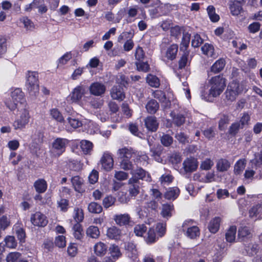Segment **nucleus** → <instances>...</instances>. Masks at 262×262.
<instances>
[{
	"instance_id": "a19ab883",
	"label": "nucleus",
	"mask_w": 262,
	"mask_h": 262,
	"mask_svg": "<svg viewBox=\"0 0 262 262\" xmlns=\"http://www.w3.org/2000/svg\"><path fill=\"white\" fill-rule=\"evenodd\" d=\"M50 114L52 118L56 121L62 123L64 122L63 117L61 113L57 108H52L50 111Z\"/></svg>"
},
{
	"instance_id": "f3484780",
	"label": "nucleus",
	"mask_w": 262,
	"mask_h": 262,
	"mask_svg": "<svg viewBox=\"0 0 262 262\" xmlns=\"http://www.w3.org/2000/svg\"><path fill=\"white\" fill-rule=\"evenodd\" d=\"M113 219L116 224L120 226L128 225L130 221V215L127 213L116 214Z\"/></svg>"
},
{
	"instance_id": "c85d7f7f",
	"label": "nucleus",
	"mask_w": 262,
	"mask_h": 262,
	"mask_svg": "<svg viewBox=\"0 0 262 262\" xmlns=\"http://www.w3.org/2000/svg\"><path fill=\"white\" fill-rule=\"evenodd\" d=\"M236 234V227L235 226H230L227 230L225 234V238L227 242L233 243L235 242Z\"/></svg>"
},
{
	"instance_id": "0e129e2a",
	"label": "nucleus",
	"mask_w": 262,
	"mask_h": 262,
	"mask_svg": "<svg viewBox=\"0 0 262 262\" xmlns=\"http://www.w3.org/2000/svg\"><path fill=\"white\" fill-rule=\"evenodd\" d=\"M21 254L19 252H11L6 257L7 262H15L20 257Z\"/></svg>"
},
{
	"instance_id": "4c0bfd02",
	"label": "nucleus",
	"mask_w": 262,
	"mask_h": 262,
	"mask_svg": "<svg viewBox=\"0 0 262 262\" xmlns=\"http://www.w3.org/2000/svg\"><path fill=\"white\" fill-rule=\"evenodd\" d=\"M86 234L89 237L93 238H97L100 235V231L97 227L91 226L87 229Z\"/></svg>"
},
{
	"instance_id": "c03bdc74",
	"label": "nucleus",
	"mask_w": 262,
	"mask_h": 262,
	"mask_svg": "<svg viewBox=\"0 0 262 262\" xmlns=\"http://www.w3.org/2000/svg\"><path fill=\"white\" fill-rule=\"evenodd\" d=\"M4 242L6 246L9 248L14 249L17 246V242L13 236H7L4 239Z\"/></svg>"
},
{
	"instance_id": "de8ad7c7",
	"label": "nucleus",
	"mask_w": 262,
	"mask_h": 262,
	"mask_svg": "<svg viewBox=\"0 0 262 262\" xmlns=\"http://www.w3.org/2000/svg\"><path fill=\"white\" fill-rule=\"evenodd\" d=\"M120 166L121 168L125 170H132L133 169V164L130 159H120Z\"/></svg>"
},
{
	"instance_id": "f03ea898",
	"label": "nucleus",
	"mask_w": 262,
	"mask_h": 262,
	"mask_svg": "<svg viewBox=\"0 0 262 262\" xmlns=\"http://www.w3.org/2000/svg\"><path fill=\"white\" fill-rule=\"evenodd\" d=\"M18 114L15 120L13 123V126L15 130H22L26 128L29 123L30 115L28 105L19 106L16 108Z\"/></svg>"
},
{
	"instance_id": "393cba45",
	"label": "nucleus",
	"mask_w": 262,
	"mask_h": 262,
	"mask_svg": "<svg viewBox=\"0 0 262 262\" xmlns=\"http://www.w3.org/2000/svg\"><path fill=\"white\" fill-rule=\"evenodd\" d=\"M170 116L172 118L173 123L177 126H181L185 122V118L184 115L174 111L171 112Z\"/></svg>"
},
{
	"instance_id": "864d4df0",
	"label": "nucleus",
	"mask_w": 262,
	"mask_h": 262,
	"mask_svg": "<svg viewBox=\"0 0 262 262\" xmlns=\"http://www.w3.org/2000/svg\"><path fill=\"white\" fill-rule=\"evenodd\" d=\"M147 230L146 227L143 225H137L134 227V233L138 236H142Z\"/></svg>"
},
{
	"instance_id": "0eeeda50",
	"label": "nucleus",
	"mask_w": 262,
	"mask_h": 262,
	"mask_svg": "<svg viewBox=\"0 0 262 262\" xmlns=\"http://www.w3.org/2000/svg\"><path fill=\"white\" fill-rule=\"evenodd\" d=\"M68 140L63 138H57L52 143L51 152L55 156H59L65 150Z\"/></svg>"
},
{
	"instance_id": "a878e982",
	"label": "nucleus",
	"mask_w": 262,
	"mask_h": 262,
	"mask_svg": "<svg viewBox=\"0 0 262 262\" xmlns=\"http://www.w3.org/2000/svg\"><path fill=\"white\" fill-rule=\"evenodd\" d=\"M230 165V163L228 160L222 158L217 161L216 167L217 171L224 172L228 170Z\"/></svg>"
},
{
	"instance_id": "6e6d98bb",
	"label": "nucleus",
	"mask_w": 262,
	"mask_h": 262,
	"mask_svg": "<svg viewBox=\"0 0 262 262\" xmlns=\"http://www.w3.org/2000/svg\"><path fill=\"white\" fill-rule=\"evenodd\" d=\"M190 39V35L188 33L183 34L182 42L181 43V49L184 48L186 50L188 47Z\"/></svg>"
},
{
	"instance_id": "f257e3e1",
	"label": "nucleus",
	"mask_w": 262,
	"mask_h": 262,
	"mask_svg": "<svg viewBox=\"0 0 262 262\" xmlns=\"http://www.w3.org/2000/svg\"><path fill=\"white\" fill-rule=\"evenodd\" d=\"M211 85L208 96H205L203 94L201 96L206 101H211L210 97H215L221 94L225 86V79L220 76H216L210 80Z\"/></svg>"
},
{
	"instance_id": "49530a36",
	"label": "nucleus",
	"mask_w": 262,
	"mask_h": 262,
	"mask_svg": "<svg viewBox=\"0 0 262 262\" xmlns=\"http://www.w3.org/2000/svg\"><path fill=\"white\" fill-rule=\"evenodd\" d=\"M89 211L93 213H100L102 210L100 205L96 202H91L88 206Z\"/></svg>"
},
{
	"instance_id": "7ed1b4c3",
	"label": "nucleus",
	"mask_w": 262,
	"mask_h": 262,
	"mask_svg": "<svg viewBox=\"0 0 262 262\" xmlns=\"http://www.w3.org/2000/svg\"><path fill=\"white\" fill-rule=\"evenodd\" d=\"M7 107L11 111H14L19 106L27 105L24 93L21 89L15 88L11 91V99L6 101Z\"/></svg>"
},
{
	"instance_id": "2f4dec72",
	"label": "nucleus",
	"mask_w": 262,
	"mask_h": 262,
	"mask_svg": "<svg viewBox=\"0 0 262 262\" xmlns=\"http://www.w3.org/2000/svg\"><path fill=\"white\" fill-rule=\"evenodd\" d=\"M145 107L148 113L154 114L158 110L159 105L156 100L151 99L147 103Z\"/></svg>"
},
{
	"instance_id": "a18cd8bd",
	"label": "nucleus",
	"mask_w": 262,
	"mask_h": 262,
	"mask_svg": "<svg viewBox=\"0 0 262 262\" xmlns=\"http://www.w3.org/2000/svg\"><path fill=\"white\" fill-rule=\"evenodd\" d=\"M73 230L74 237L76 239L80 240L83 237V234L82 233V229L81 225L79 223L75 224L73 227Z\"/></svg>"
},
{
	"instance_id": "58836bf2",
	"label": "nucleus",
	"mask_w": 262,
	"mask_h": 262,
	"mask_svg": "<svg viewBox=\"0 0 262 262\" xmlns=\"http://www.w3.org/2000/svg\"><path fill=\"white\" fill-rule=\"evenodd\" d=\"M208 15L211 21L215 23L219 20L220 16L215 13V9L214 6L210 5L207 9Z\"/></svg>"
},
{
	"instance_id": "8fccbe9b",
	"label": "nucleus",
	"mask_w": 262,
	"mask_h": 262,
	"mask_svg": "<svg viewBox=\"0 0 262 262\" xmlns=\"http://www.w3.org/2000/svg\"><path fill=\"white\" fill-rule=\"evenodd\" d=\"M172 256L176 257L178 262H181L186 256L185 250L184 249H176L174 253H172Z\"/></svg>"
},
{
	"instance_id": "e433bc0d",
	"label": "nucleus",
	"mask_w": 262,
	"mask_h": 262,
	"mask_svg": "<svg viewBox=\"0 0 262 262\" xmlns=\"http://www.w3.org/2000/svg\"><path fill=\"white\" fill-rule=\"evenodd\" d=\"M246 166V160L240 159L238 160L234 165V172L235 174L238 175L242 173Z\"/></svg>"
},
{
	"instance_id": "cd10ccee",
	"label": "nucleus",
	"mask_w": 262,
	"mask_h": 262,
	"mask_svg": "<svg viewBox=\"0 0 262 262\" xmlns=\"http://www.w3.org/2000/svg\"><path fill=\"white\" fill-rule=\"evenodd\" d=\"M221 219L219 217H215L212 219L208 225V229L212 233L217 232L220 228Z\"/></svg>"
},
{
	"instance_id": "4468645a",
	"label": "nucleus",
	"mask_w": 262,
	"mask_h": 262,
	"mask_svg": "<svg viewBox=\"0 0 262 262\" xmlns=\"http://www.w3.org/2000/svg\"><path fill=\"white\" fill-rule=\"evenodd\" d=\"M258 160L257 158L253 159L250 161L251 167H248L245 170L244 173V178L247 180H252L255 173V170L257 169L259 167L257 166L258 164Z\"/></svg>"
},
{
	"instance_id": "c756f323",
	"label": "nucleus",
	"mask_w": 262,
	"mask_h": 262,
	"mask_svg": "<svg viewBox=\"0 0 262 262\" xmlns=\"http://www.w3.org/2000/svg\"><path fill=\"white\" fill-rule=\"evenodd\" d=\"M173 211V205L165 204L162 205L161 213L163 217L168 219L172 216Z\"/></svg>"
},
{
	"instance_id": "6ab92c4d",
	"label": "nucleus",
	"mask_w": 262,
	"mask_h": 262,
	"mask_svg": "<svg viewBox=\"0 0 262 262\" xmlns=\"http://www.w3.org/2000/svg\"><path fill=\"white\" fill-rule=\"evenodd\" d=\"M129 188L128 192L132 196H135L139 194L140 186L138 181L135 178H130L128 180Z\"/></svg>"
},
{
	"instance_id": "ea45409f",
	"label": "nucleus",
	"mask_w": 262,
	"mask_h": 262,
	"mask_svg": "<svg viewBox=\"0 0 262 262\" xmlns=\"http://www.w3.org/2000/svg\"><path fill=\"white\" fill-rule=\"evenodd\" d=\"M159 236H157L154 229L150 228L147 232L145 241L147 244H150L156 242Z\"/></svg>"
},
{
	"instance_id": "79ce46f5",
	"label": "nucleus",
	"mask_w": 262,
	"mask_h": 262,
	"mask_svg": "<svg viewBox=\"0 0 262 262\" xmlns=\"http://www.w3.org/2000/svg\"><path fill=\"white\" fill-rule=\"evenodd\" d=\"M146 81L152 87L158 88L160 84L159 78L151 74H149L147 76Z\"/></svg>"
},
{
	"instance_id": "69168bd1",
	"label": "nucleus",
	"mask_w": 262,
	"mask_h": 262,
	"mask_svg": "<svg viewBox=\"0 0 262 262\" xmlns=\"http://www.w3.org/2000/svg\"><path fill=\"white\" fill-rule=\"evenodd\" d=\"M137 69L139 71L147 72L149 69V66L146 62H136Z\"/></svg>"
},
{
	"instance_id": "bf43d9fd",
	"label": "nucleus",
	"mask_w": 262,
	"mask_h": 262,
	"mask_svg": "<svg viewBox=\"0 0 262 262\" xmlns=\"http://www.w3.org/2000/svg\"><path fill=\"white\" fill-rule=\"evenodd\" d=\"M173 177L169 174H164L160 178V181L162 185H168L171 183Z\"/></svg>"
},
{
	"instance_id": "2eb2a0df",
	"label": "nucleus",
	"mask_w": 262,
	"mask_h": 262,
	"mask_svg": "<svg viewBox=\"0 0 262 262\" xmlns=\"http://www.w3.org/2000/svg\"><path fill=\"white\" fill-rule=\"evenodd\" d=\"M124 248L127 252L128 256L132 258L135 259L138 256V251L136 247V245L133 242H128L124 244Z\"/></svg>"
},
{
	"instance_id": "e2e57ef3",
	"label": "nucleus",
	"mask_w": 262,
	"mask_h": 262,
	"mask_svg": "<svg viewBox=\"0 0 262 262\" xmlns=\"http://www.w3.org/2000/svg\"><path fill=\"white\" fill-rule=\"evenodd\" d=\"M72 57V56L70 52L66 53L59 59L58 66H60L66 64Z\"/></svg>"
},
{
	"instance_id": "a211bd4d",
	"label": "nucleus",
	"mask_w": 262,
	"mask_h": 262,
	"mask_svg": "<svg viewBox=\"0 0 262 262\" xmlns=\"http://www.w3.org/2000/svg\"><path fill=\"white\" fill-rule=\"evenodd\" d=\"M145 124L148 130L151 132H156L159 126V123L157 118L154 116H149L145 120Z\"/></svg>"
},
{
	"instance_id": "5701e85b",
	"label": "nucleus",
	"mask_w": 262,
	"mask_h": 262,
	"mask_svg": "<svg viewBox=\"0 0 262 262\" xmlns=\"http://www.w3.org/2000/svg\"><path fill=\"white\" fill-rule=\"evenodd\" d=\"M71 182L75 190L78 192H82L84 191L83 188V181L79 176H75L71 178Z\"/></svg>"
},
{
	"instance_id": "ddd939ff",
	"label": "nucleus",
	"mask_w": 262,
	"mask_h": 262,
	"mask_svg": "<svg viewBox=\"0 0 262 262\" xmlns=\"http://www.w3.org/2000/svg\"><path fill=\"white\" fill-rule=\"evenodd\" d=\"M131 174L133 175L132 178H135L138 181L139 179L150 181L151 177L149 174L142 168H137L136 169L131 171Z\"/></svg>"
},
{
	"instance_id": "052dcab7",
	"label": "nucleus",
	"mask_w": 262,
	"mask_h": 262,
	"mask_svg": "<svg viewBox=\"0 0 262 262\" xmlns=\"http://www.w3.org/2000/svg\"><path fill=\"white\" fill-rule=\"evenodd\" d=\"M68 123L74 128H77L82 126V123L81 121L75 118L68 117L67 118Z\"/></svg>"
},
{
	"instance_id": "3c124183",
	"label": "nucleus",
	"mask_w": 262,
	"mask_h": 262,
	"mask_svg": "<svg viewBox=\"0 0 262 262\" xmlns=\"http://www.w3.org/2000/svg\"><path fill=\"white\" fill-rule=\"evenodd\" d=\"M74 218L76 221L77 223L82 222L83 220V212L81 208H75L74 211Z\"/></svg>"
},
{
	"instance_id": "412c9836",
	"label": "nucleus",
	"mask_w": 262,
	"mask_h": 262,
	"mask_svg": "<svg viewBox=\"0 0 262 262\" xmlns=\"http://www.w3.org/2000/svg\"><path fill=\"white\" fill-rule=\"evenodd\" d=\"M249 216L254 220L262 218V204H258L251 208L249 211Z\"/></svg>"
},
{
	"instance_id": "39448f33",
	"label": "nucleus",
	"mask_w": 262,
	"mask_h": 262,
	"mask_svg": "<svg viewBox=\"0 0 262 262\" xmlns=\"http://www.w3.org/2000/svg\"><path fill=\"white\" fill-rule=\"evenodd\" d=\"M241 92L239 83L233 81L229 83L225 93L226 98L227 100L232 102Z\"/></svg>"
},
{
	"instance_id": "bb28decb",
	"label": "nucleus",
	"mask_w": 262,
	"mask_h": 262,
	"mask_svg": "<svg viewBox=\"0 0 262 262\" xmlns=\"http://www.w3.org/2000/svg\"><path fill=\"white\" fill-rule=\"evenodd\" d=\"M106 235L111 239H118L121 236V231L117 227L113 226L108 228Z\"/></svg>"
},
{
	"instance_id": "680f3d73",
	"label": "nucleus",
	"mask_w": 262,
	"mask_h": 262,
	"mask_svg": "<svg viewBox=\"0 0 262 262\" xmlns=\"http://www.w3.org/2000/svg\"><path fill=\"white\" fill-rule=\"evenodd\" d=\"M203 42V39L201 37L200 35L198 34L194 35L192 40L191 45L194 48L199 47Z\"/></svg>"
},
{
	"instance_id": "9d476101",
	"label": "nucleus",
	"mask_w": 262,
	"mask_h": 262,
	"mask_svg": "<svg viewBox=\"0 0 262 262\" xmlns=\"http://www.w3.org/2000/svg\"><path fill=\"white\" fill-rule=\"evenodd\" d=\"M89 90L91 95L95 96H102L105 94L106 87L103 83L94 82L90 85Z\"/></svg>"
},
{
	"instance_id": "9b49d317",
	"label": "nucleus",
	"mask_w": 262,
	"mask_h": 262,
	"mask_svg": "<svg viewBox=\"0 0 262 262\" xmlns=\"http://www.w3.org/2000/svg\"><path fill=\"white\" fill-rule=\"evenodd\" d=\"M85 93V90L83 86L78 85L74 89L72 92L69 96V98L73 102H78L81 99L82 97Z\"/></svg>"
},
{
	"instance_id": "603ef678",
	"label": "nucleus",
	"mask_w": 262,
	"mask_h": 262,
	"mask_svg": "<svg viewBox=\"0 0 262 262\" xmlns=\"http://www.w3.org/2000/svg\"><path fill=\"white\" fill-rule=\"evenodd\" d=\"M251 235V232L247 227H241L238 231V236L239 238L249 237Z\"/></svg>"
},
{
	"instance_id": "5fc2aeb1",
	"label": "nucleus",
	"mask_w": 262,
	"mask_h": 262,
	"mask_svg": "<svg viewBox=\"0 0 262 262\" xmlns=\"http://www.w3.org/2000/svg\"><path fill=\"white\" fill-rule=\"evenodd\" d=\"M161 142L164 146H169L173 142V138L169 135L163 134L161 137Z\"/></svg>"
},
{
	"instance_id": "dca6fc26",
	"label": "nucleus",
	"mask_w": 262,
	"mask_h": 262,
	"mask_svg": "<svg viewBox=\"0 0 262 262\" xmlns=\"http://www.w3.org/2000/svg\"><path fill=\"white\" fill-rule=\"evenodd\" d=\"M183 165L186 172H192L197 168L198 162L194 158H187L183 162Z\"/></svg>"
},
{
	"instance_id": "c9c22d12",
	"label": "nucleus",
	"mask_w": 262,
	"mask_h": 262,
	"mask_svg": "<svg viewBox=\"0 0 262 262\" xmlns=\"http://www.w3.org/2000/svg\"><path fill=\"white\" fill-rule=\"evenodd\" d=\"M201 50L203 54L208 57H214V49L213 46L209 43H206L201 48Z\"/></svg>"
},
{
	"instance_id": "37998d69",
	"label": "nucleus",
	"mask_w": 262,
	"mask_h": 262,
	"mask_svg": "<svg viewBox=\"0 0 262 262\" xmlns=\"http://www.w3.org/2000/svg\"><path fill=\"white\" fill-rule=\"evenodd\" d=\"M110 252L111 256L115 260L118 259L122 255L120 248L118 246L113 245L110 248Z\"/></svg>"
},
{
	"instance_id": "4d7b16f0",
	"label": "nucleus",
	"mask_w": 262,
	"mask_h": 262,
	"mask_svg": "<svg viewBox=\"0 0 262 262\" xmlns=\"http://www.w3.org/2000/svg\"><path fill=\"white\" fill-rule=\"evenodd\" d=\"M230 10L233 15H238L242 10V7L239 3L234 2L230 5Z\"/></svg>"
},
{
	"instance_id": "338daca9",
	"label": "nucleus",
	"mask_w": 262,
	"mask_h": 262,
	"mask_svg": "<svg viewBox=\"0 0 262 262\" xmlns=\"http://www.w3.org/2000/svg\"><path fill=\"white\" fill-rule=\"evenodd\" d=\"M214 163L210 159H206L201 164V169L205 170H209L213 166Z\"/></svg>"
},
{
	"instance_id": "774afa93",
	"label": "nucleus",
	"mask_w": 262,
	"mask_h": 262,
	"mask_svg": "<svg viewBox=\"0 0 262 262\" xmlns=\"http://www.w3.org/2000/svg\"><path fill=\"white\" fill-rule=\"evenodd\" d=\"M135 56L136 59L139 61H141L143 60L145 57V53L141 47L139 46L136 48Z\"/></svg>"
},
{
	"instance_id": "4be33fe9",
	"label": "nucleus",
	"mask_w": 262,
	"mask_h": 262,
	"mask_svg": "<svg viewBox=\"0 0 262 262\" xmlns=\"http://www.w3.org/2000/svg\"><path fill=\"white\" fill-rule=\"evenodd\" d=\"M117 154L120 159H130L135 155V153L132 148L127 147L118 149Z\"/></svg>"
},
{
	"instance_id": "20e7f679",
	"label": "nucleus",
	"mask_w": 262,
	"mask_h": 262,
	"mask_svg": "<svg viewBox=\"0 0 262 262\" xmlns=\"http://www.w3.org/2000/svg\"><path fill=\"white\" fill-rule=\"evenodd\" d=\"M26 86L31 95L35 96L39 92L38 74L35 72H28Z\"/></svg>"
},
{
	"instance_id": "72a5a7b5",
	"label": "nucleus",
	"mask_w": 262,
	"mask_h": 262,
	"mask_svg": "<svg viewBox=\"0 0 262 262\" xmlns=\"http://www.w3.org/2000/svg\"><path fill=\"white\" fill-rule=\"evenodd\" d=\"M95 253L98 256H102L105 254L107 251V246L103 243H97L94 247Z\"/></svg>"
},
{
	"instance_id": "09e8293b",
	"label": "nucleus",
	"mask_w": 262,
	"mask_h": 262,
	"mask_svg": "<svg viewBox=\"0 0 262 262\" xmlns=\"http://www.w3.org/2000/svg\"><path fill=\"white\" fill-rule=\"evenodd\" d=\"M229 116L227 115H222L219 122V128L220 130L225 129L226 126L229 122Z\"/></svg>"
},
{
	"instance_id": "423d86ee",
	"label": "nucleus",
	"mask_w": 262,
	"mask_h": 262,
	"mask_svg": "<svg viewBox=\"0 0 262 262\" xmlns=\"http://www.w3.org/2000/svg\"><path fill=\"white\" fill-rule=\"evenodd\" d=\"M193 223V220H187L185 221L182 225L183 230H186L185 235L191 239H194L200 235L199 228L192 225Z\"/></svg>"
},
{
	"instance_id": "aec40b11",
	"label": "nucleus",
	"mask_w": 262,
	"mask_h": 262,
	"mask_svg": "<svg viewBox=\"0 0 262 262\" xmlns=\"http://www.w3.org/2000/svg\"><path fill=\"white\" fill-rule=\"evenodd\" d=\"M110 94L113 99L122 101L125 98L123 89L120 85L114 86L111 89Z\"/></svg>"
},
{
	"instance_id": "7c9ffc66",
	"label": "nucleus",
	"mask_w": 262,
	"mask_h": 262,
	"mask_svg": "<svg viewBox=\"0 0 262 262\" xmlns=\"http://www.w3.org/2000/svg\"><path fill=\"white\" fill-rule=\"evenodd\" d=\"M80 148L84 154H90L93 148V143L90 141L83 140L80 142Z\"/></svg>"
},
{
	"instance_id": "6e6552de",
	"label": "nucleus",
	"mask_w": 262,
	"mask_h": 262,
	"mask_svg": "<svg viewBox=\"0 0 262 262\" xmlns=\"http://www.w3.org/2000/svg\"><path fill=\"white\" fill-rule=\"evenodd\" d=\"M178 46L176 44H172L162 51V57L164 61L174 60L177 56Z\"/></svg>"
},
{
	"instance_id": "1a4fd4ad",
	"label": "nucleus",
	"mask_w": 262,
	"mask_h": 262,
	"mask_svg": "<svg viewBox=\"0 0 262 262\" xmlns=\"http://www.w3.org/2000/svg\"><path fill=\"white\" fill-rule=\"evenodd\" d=\"M30 221L34 226L38 227H45L48 223L47 216L39 211L31 215Z\"/></svg>"
},
{
	"instance_id": "473e14b6",
	"label": "nucleus",
	"mask_w": 262,
	"mask_h": 262,
	"mask_svg": "<svg viewBox=\"0 0 262 262\" xmlns=\"http://www.w3.org/2000/svg\"><path fill=\"white\" fill-rule=\"evenodd\" d=\"M180 190L178 187L169 188L164 194L165 198L167 200H175L179 195Z\"/></svg>"
},
{
	"instance_id": "f704fd0d",
	"label": "nucleus",
	"mask_w": 262,
	"mask_h": 262,
	"mask_svg": "<svg viewBox=\"0 0 262 262\" xmlns=\"http://www.w3.org/2000/svg\"><path fill=\"white\" fill-rule=\"evenodd\" d=\"M225 66V61L223 59L217 60L211 67L210 72L214 74L220 72Z\"/></svg>"
},
{
	"instance_id": "13d9d810",
	"label": "nucleus",
	"mask_w": 262,
	"mask_h": 262,
	"mask_svg": "<svg viewBox=\"0 0 262 262\" xmlns=\"http://www.w3.org/2000/svg\"><path fill=\"white\" fill-rule=\"evenodd\" d=\"M116 199L115 198L111 195L105 197L103 200V205L106 208L113 205L115 202Z\"/></svg>"
},
{
	"instance_id": "b1692460",
	"label": "nucleus",
	"mask_w": 262,
	"mask_h": 262,
	"mask_svg": "<svg viewBox=\"0 0 262 262\" xmlns=\"http://www.w3.org/2000/svg\"><path fill=\"white\" fill-rule=\"evenodd\" d=\"M35 189L38 193L45 192L47 189V183L43 179H39L34 183Z\"/></svg>"
},
{
	"instance_id": "f8f14e48",
	"label": "nucleus",
	"mask_w": 262,
	"mask_h": 262,
	"mask_svg": "<svg viewBox=\"0 0 262 262\" xmlns=\"http://www.w3.org/2000/svg\"><path fill=\"white\" fill-rule=\"evenodd\" d=\"M100 163L102 167L106 171L112 169L114 165V160L110 153L104 152L101 159Z\"/></svg>"
}]
</instances>
